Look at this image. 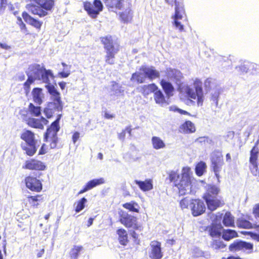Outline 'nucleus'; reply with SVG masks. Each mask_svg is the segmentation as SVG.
I'll list each match as a JSON object with an SVG mask.
<instances>
[{"mask_svg":"<svg viewBox=\"0 0 259 259\" xmlns=\"http://www.w3.org/2000/svg\"><path fill=\"white\" fill-rule=\"evenodd\" d=\"M87 202V199L83 197L77 202L76 206L75 207V211L79 212L82 210L84 206L85 203Z\"/></svg>","mask_w":259,"mask_h":259,"instance_id":"nucleus-43","label":"nucleus"},{"mask_svg":"<svg viewBox=\"0 0 259 259\" xmlns=\"http://www.w3.org/2000/svg\"><path fill=\"white\" fill-rule=\"evenodd\" d=\"M251 219L250 215H246V218L243 217L238 218L237 220V226L239 228L250 229L253 228V224L249 221Z\"/></svg>","mask_w":259,"mask_h":259,"instance_id":"nucleus-21","label":"nucleus"},{"mask_svg":"<svg viewBox=\"0 0 259 259\" xmlns=\"http://www.w3.org/2000/svg\"><path fill=\"white\" fill-rule=\"evenodd\" d=\"M142 69L145 72L146 78L150 80H153L160 76L159 71L155 69L153 66H142Z\"/></svg>","mask_w":259,"mask_h":259,"instance_id":"nucleus-20","label":"nucleus"},{"mask_svg":"<svg viewBox=\"0 0 259 259\" xmlns=\"http://www.w3.org/2000/svg\"><path fill=\"white\" fill-rule=\"evenodd\" d=\"M208 137H200L196 140V141L199 143H205L208 142Z\"/></svg>","mask_w":259,"mask_h":259,"instance_id":"nucleus-56","label":"nucleus"},{"mask_svg":"<svg viewBox=\"0 0 259 259\" xmlns=\"http://www.w3.org/2000/svg\"><path fill=\"white\" fill-rule=\"evenodd\" d=\"M175 15L172 17L174 20L172 23L176 28L178 29L180 31H182L184 30V26L179 20L182 19L183 14H184L183 6L182 3L178 2L177 0H175Z\"/></svg>","mask_w":259,"mask_h":259,"instance_id":"nucleus-9","label":"nucleus"},{"mask_svg":"<svg viewBox=\"0 0 259 259\" xmlns=\"http://www.w3.org/2000/svg\"><path fill=\"white\" fill-rule=\"evenodd\" d=\"M83 247L81 246H74L70 251V256L72 259H77L79 256L80 252L82 250Z\"/></svg>","mask_w":259,"mask_h":259,"instance_id":"nucleus-38","label":"nucleus"},{"mask_svg":"<svg viewBox=\"0 0 259 259\" xmlns=\"http://www.w3.org/2000/svg\"><path fill=\"white\" fill-rule=\"evenodd\" d=\"M0 47L2 49H5V50H9L11 49L10 46H8L6 44H4V43H2V42H0Z\"/></svg>","mask_w":259,"mask_h":259,"instance_id":"nucleus-59","label":"nucleus"},{"mask_svg":"<svg viewBox=\"0 0 259 259\" xmlns=\"http://www.w3.org/2000/svg\"><path fill=\"white\" fill-rule=\"evenodd\" d=\"M117 234L118 235V240L121 245H125L127 242V234L126 231L123 229L117 230Z\"/></svg>","mask_w":259,"mask_h":259,"instance_id":"nucleus-32","label":"nucleus"},{"mask_svg":"<svg viewBox=\"0 0 259 259\" xmlns=\"http://www.w3.org/2000/svg\"><path fill=\"white\" fill-rule=\"evenodd\" d=\"M48 123V121L42 117L40 119L29 118L27 120V123L29 126L39 129H43L44 125H46Z\"/></svg>","mask_w":259,"mask_h":259,"instance_id":"nucleus-18","label":"nucleus"},{"mask_svg":"<svg viewBox=\"0 0 259 259\" xmlns=\"http://www.w3.org/2000/svg\"><path fill=\"white\" fill-rule=\"evenodd\" d=\"M105 117L107 119H112L114 117V116L112 114L106 112L105 113Z\"/></svg>","mask_w":259,"mask_h":259,"instance_id":"nucleus-62","label":"nucleus"},{"mask_svg":"<svg viewBox=\"0 0 259 259\" xmlns=\"http://www.w3.org/2000/svg\"><path fill=\"white\" fill-rule=\"evenodd\" d=\"M79 137V133L78 132H75L74 133L72 136V140L73 143L75 144L76 142L77 141Z\"/></svg>","mask_w":259,"mask_h":259,"instance_id":"nucleus-57","label":"nucleus"},{"mask_svg":"<svg viewBox=\"0 0 259 259\" xmlns=\"http://www.w3.org/2000/svg\"><path fill=\"white\" fill-rule=\"evenodd\" d=\"M112 90L114 92V94L117 96L122 94L124 91L122 88L116 82L113 83Z\"/></svg>","mask_w":259,"mask_h":259,"instance_id":"nucleus-44","label":"nucleus"},{"mask_svg":"<svg viewBox=\"0 0 259 259\" xmlns=\"http://www.w3.org/2000/svg\"><path fill=\"white\" fill-rule=\"evenodd\" d=\"M228 226L232 227H235L234 217L229 212H228Z\"/></svg>","mask_w":259,"mask_h":259,"instance_id":"nucleus-48","label":"nucleus"},{"mask_svg":"<svg viewBox=\"0 0 259 259\" xmlns=\"http://www.w3.org/2000/svg\"><path fill=\"white\" fill-rule=\"evenodd\" d=\"M142 70L141 66L138 71L132 74L131 78V81L135 80L138 83H142L145 82L146 76L145 72Z\"/></svg>","mask_w":259,"mask_h":259,"instance_id":"nucleus-25","label":"nucleus"},{"mask_svg":"<svg viewBox=\"0 0 259 259\" xmlns=\"http://www.w3.org/2000/svg\"><path fill=\"white\" fill-rule=\"evenodd\" d=\"M151 143L153 148L156 150L164 149L166 147L164 142L160 137L156 136L152 137Z\"/></svg>","mask_w":259,"mask_h":259,"instance_id":"nucleus-29","label":"nucleus"},{"mask_svg":"<svg viewBox=\"0 0 259 259\" xmlns=\"http://www.w3.org/2000/svg\"><path fill=\"white\" fill-rule=\"evenodd\" d=\"M191 174V169L188 167L183 168L181 176L174 171L169 173V180L174 182L175 186L178 189L180 195H183L191 193L193 181Z\"/></svg>","mask_w":259,"mask_h":259,"instance_id":"nucleus-2","label":"nucleus"},{"mask_svg":"<svg viewBox=\"0 0 259 259\" xmlns=\"http://www.w3.org/2000/svg\"><path fill=\"white\" fill-rule=\"evenodd\" d=\"M252 213L256 218H259V203L254 205L253 208Z\"/></svg>","mask_w":259,"mask_h":259,"instance_id":"nucleus-52","label":"nucleus"},{"mask_svg":"<svg viewBox=\"0 0 259 259\" xmlns=\"http://www.w3.org/2000/svg\"><path fill=\"white\" fill-rule=\"evenodd\" d=\"M21 138L26 144V145L22 146V149L28 155L32 156L36 151V141L34 133L29 130L25 131L22 133Z\"/></svg>","mask_w":259,"mask_h":259,"instance_id":"nucleus-5","label":"nucleus"},{"mask_svg":"<svg viewBox=\"0 0 259 259\" xmlns=\"http://www.w3.org/2000/svg\"><path fill=\"white\" fill-rule=\"evenodd\" d=\"M223 230V227L219 223V224L212 223L210 227L209 231L211 236L213 238H218V239H215L213 240L212 243V247L214 249H224L226 245L223 243L221 240V234Z\"/></svg>","mask_w":259,"mask_h":259,"instance_id":"nucleus-8","label":"nucleus"},{"mask_svg":"<svg viewBox=\"0 0 259 259\" xmlns=\"http://www.w3.org/2000/svg\"><path fill=\"white\" fill-rule=\"evenodd\" d=\"M70 74L69 70H67L66 68L64 69L63 71L59 72L58 73V76L62 78H65L68 77Z\"/></svg>","mask_w":259,"mask_h":259,"instance_id":"nucleus-51","label":"nucleus"},{"mask_svg":"<svg viewBox=\"0 0 259 259\" xmlns=\"http://www.w3.org/2000/svg\"><path fill=\"white\" fill-rule=\"evenodd\" d=\"M7 5V0H0V11H4Z\"/></svg>","mask_w":259,"mask_h":259,"instance_id":"nucleus-54","label":"nucleus"},{"mask_svg":"<svg viewBox=\"0 0 259 259\" xmlns=\"http://www.w3.org/2000/svg\"><path fill=\"white\" fill-rule=\"evenodd\" d=\"M236 69L239 73L240 74H243L248 72L249 67L247 64H243L236 67Z\"/></svg>","mask_w":259,"mask_h":259,"instance_id":"nucleus-46","label":"nucleus"},{"mask_svg":"<svg viewBox=\"0 0 259 259\" xmlns=\"http://www.w3.org/2000/svg\"><path fill=\"white\" fill-rule=\"evenodd\" d=\"M149 257L152 259H161L163 256L161 251V243L157 241H153L150 243Z\"/></svg>","mask_w":259,"mask_h":259,"instance_id":"nucleus-14","label":"nucleus"},{"mask_svg":"<svg viewBox=\"0 0 259 259\" xmlns=\"http://www.w3.org/2000/svg\"><path fill=\"white\" fill-rule=\"evenodd\" d=\"M40 196L38 195L28 196L27 198V202H29L31 206L33 207H37L39 204L38 202L39 201L38 199V198Z\"/></svg>","mask_w":259,"mask_h":259,"instance_id":"nucleus-41","label":"nucleus"},{"mask_svg":"<svg viewBox=\"0 0 259 259\" xmlns=\"http://www.w3.org/2000/svg\"><path fill=\"white\" fill-rule=\"evenodd\" d=\"M206 168V165L205 162L203 161H200L199 162L196 166L195 167V172L197 176H202L204 171H205Z\"/></svg>","mask_w":259,"mask_h":259,"instance_id":"nucleus-39","label":"nucleus"},{"mask_svg":"<svg viewBox=\"0 0 259 259\" xmlns=\"http://www.w3.org/2000/svg\"><path fill=\"white\" fill-rule=\"evenodd\" d=\"M123 207L131 211L139 212V206L136 202L131 201L123 204Z\"/></svg>","mask_w":259,"mask_h":259,"instance_id":"nucleus-36","label":"nucleus"},{"mask_svg":"<svg viewBox=\"0 0 259 259\" xmlns=\"http://www.w3.org/2000/svg\"><path fill=\"white\" fill-rule=\"evenodd\" d=\"M190 208L193 215L197 217L201 215L205 211V205L202 201L199 199H193L190 203Z\"/></svg>","mask_w":259,"mask_h":259,"instance_id":"nucleus-13","label":"nucleus"},{"mask_svg":"<svg viewBox=\"0 0 259 259\" xmlns=\"http://www.w3.org/2000/svg\"><path fill=\"white\" fill-rule=\"evenodd\" d=\"M25 167L31 170H44L46 168V166L40 161L31 159L26 161Z\"/></svg>","mask_w":259,"mask_h":259,"instance_id":"nucleus-16","label":"nucleus"},{"mask_svg":"<svg viewBox=\"0 0 259 259\" xmlns=\"http://www.w3.org/2000/svg\"><path fill=\"white\" fill-rule=\"evenodd\" d=\"M251 237L253 239L259 242V234L254 233L251 235Z\"/></svg>","mask_w":259,"mask_h":259,"instance_id":"nucleus-61","label":"nucleus"},{"mask_svg":"<svg viewBox=\"0 0 259 259\" xmlns=\"http://www.w3.org/2000/svg\"><path fill=\"white\" fill-rule=\"evenodd\" d=\"M31 94L34 102L39 105H41L45 97L42 90L39 88H34Z\"/></svg>","mask_w":259,"mask_h":259,"instance_id":"nucleus-22","label":"nucleus"},{"mask_svg":"<svg viewBox=\"0 0 259 259\" xmlns=\"http://www.w3.org/2000/svg\"><path fill=\"white\" fill-rule=\"evenodd\" d=\"M135 183L138 185L140 188L143 191H148L153 188L152 182L151 180H146L145 181L135 180Z\"/></svg>","mask_w":259,"mask_h":259,"instance_id":"nucleus-28","label":"nucleus"},{"mask_svg":"<svg viewBox=\"0 0 259 259\" xmlns=\"http://www.w3.org/2000/svg\"><path fill=\"white\" fill-rule=\"evenodd\" d=\"M193 199L190 198L188 197L181 200L180 202V204L182 209L188 208L190 207V203Z\"/></svg>","mask_w":259,"mask_h":259,"instance_id":"nucleus-42","label":"nucleus"},{"mask_svg":"<svg viewBox=\"0 0 259 259\" xmlns=\"http://www.w3.org/2000/svg\"><path fill=\"white\" fill-rule=\"evenodd\" d=\"M207 205L208 208L211 211L214 210L219 206L221 202L217 198L208 197L204 198Z\"/></svg>","mask_w":259,"mask_h":259,"instance_id":"nucleus-30","label":"nucleus"},{"mask_svg":"<svg viewBox=\"0 0 259 259\" xmlns=\"http://www.w3.org/2000/svg\"><path fill=\"white\" fill-rule=\"evenodd\" d=\"M212 165L216 177L219 178L218 169L222 163V156L220 152L212 153L211 158Z\"/></svg>","mask_w":259,"mask_h":259,"instance_id":"nucleus-17","label":"nucleus"},{"mask_svg":"<svg viewBox=\"0 0 259 259\" xmlns=\"http://www.w3.org/2000/svg\"><path fill=\"white\" fill-rule=\"evenodd\" d=\"M194 88L195 89H193L190 86L186 85L183 86L181 88V90L182 92H184L189 98L194 100L197 99L198 106H202L203 102L204 96L201 83L195 82L194 83Z\"/></svg>","mask_w":259,"mask_h":259,"instance_id":"nucleus-4","label":"nucleus"},{"mask_svg":"<svg viewBox=\"0 0 259 259\" xmlns=\"http://www.w3.org/2000/svg\"><path fill=\"white\" fill-rule=\"evenodd\" d=\"M220 191L219 189L214 185H208L207 191L204 194L203 198L213 197L217 198V196Z\"/></svg>","mask_w":259,"mask_h":259,"instance_id":"nucleus-31","label":"nucleus"},{"mask_svg":"<svg viewBox=\"0 0 259 259\" xmlns=\"http://www.w3.org/2000/svg\"><path fill=\"white\" fill-rule=\"evenodd\" d=\"M158 87L154 83L145 85L142 88V92L145 96L148 95L151 93H154Z\"/></svg>","mask_w":259,"mask_h":259,"instance_id":"nucleus-35","label":"nucleus"},{"mask_svg":"<svg viewBox=\"0 0 259 259\" xmlns=\"http://www.w3.org/2000/svg\"><path fill=\"white\" fill-rule=\"evenodd\" d=\"M237 237H238V233L236 231L228 229V241Z\"/></svg>","mask_w":259,"mask_h":259,"instance_id":"nucleus-50","label":"nucleus"},{"mask_svg":"<svg viewBox=\"0 0 259 259\" xmlns=\"http://www.w3.org/2000/svg\"><path fill=\"white\" fill-rule=\"evenodd\" d=\"M228 259H242L239 256H230L228 257Z\"/></svg>","mask_w":259,"mask_h":259,"instance_id":"nucleus-64","label":"nucleus"},{"mask_svg":"<svg viewBox=\"0 0 259 259\" xmlns=\"http://www.w3.org/2000/svg\"><path fill=\"white\" fill-rule=\"evenodd\" d=\"M103 4L100 0H94L93 4L85 3L84 8L88 14L93 18H95L103 10Z\"/></svg>","mask_w":259,"mask_h":259,"instance_id":"nucleus-10","label":"nucleus"},{"mask_svg":"<svg viewBox=\"0 0 259 259\" xmlns=\"http://www.w3.org/2000/svg\"><path fill=\"white\" fill-rule=\"evenodd\" d=\"M46 88L51 95V101L48 103L44 109V113L48 118H50L56 112L62 110L63 105L60 93L53 85L46 84Z\"/></svg>","mask_w":259,"mask_h":259,"instance_id":"nucleus-3","label":"nucleus"},{"mask_svg":"<svg viewBox=\"0 0 259 259\" xmlns=\"http://www.w3.org/2000/svg\"><path fill=\"white\" fill-rule=\"evenodd\" d=\"M22 17L27 23H29L34 27L38 29H39L41 27L42 23L33 18L26 12H23L22 13Z\"/></svg>","mask_w":259,"mask_h":259,"instance_id":"nucleus-27","label":"nucleus"},{"mask_svg":"<svg viewBox=\"0 0 259 259\" xmlns=\"http://www.w3.org/2000/svg\"><path fill=\"white\" fill-rule=\"evenodd\" d=\"M160 84L166 94L167 99L173 95L174 88L170 82L166 80L162 79L160 81Z\"/></svg>","mask_w":259,"mask_h":259,"instance_id":"nucleus-26","label":"nucleus"},{"mask_svg":"<svg viewBox=\"0 0 259 259\" xmlns=\"http://www.w3.org/2000/svg\"><path fill=\"white\" fill-rule=\"evenodd\" d=\"M184 126L187 132L193 133L195 131V126L190 121H186L184 124Z\"/></svg>","mask_w":259,"mask_h":259,"instance_id":"nucleus-45","label":"nucleus"},{"mask_svg":"<svg viewBox=\"0 0 259 259\" xmlns=\"http://www.w3.org/2000/svg\"><path fill=\"white\" fill-rule=\"evenodd\" d=\"M27 74L28 79L24 84V88L26 94L29 92L30 85L35 80L42 81L47 84H51L50 78H54L53 74L50 70H46L44 66L36 64L29 66Z\"/></svg>","mask_w":259,"mask_h":259,"instance_id":"nucleus-1","label":"nucleus"},{"mask_svg":"<svg viewBox=\"0 0 259 259\" xmlns=\"http://www.w3.org/2000/svg\"><path fill=\"white\" fill-rule=\"evenodd\" d=\"M125 136V131H123L120 134L118 135V138L120 140H123Z\"/></svg>","mask_w":259,"mask_h":259,"instance_id":"nucleus-60","label":"nucleus"},{"mask_svg":"<svg viewBox=\"0 0 259 259\" xmlns=\"http://www.w3.org/2000/svg\"><path fill=\"white\" fill-rule=\"evenodd\" d=\"M105 5L110 8H116L121 9L123 4L124 1L120 0H103Z\"/></svg>","mask_w":259,"mask_h":259,"instance_id":"nucleus-34","label":"nucleus"},{"mask_svg":"<svg viewBox=\"0 0 259 259\" xmlns=\"http://www.w3.org/2000/svg\"><path fill=\"white\" fill-rule=\"evenodd\" d=\"M61 117V114L58 115V118L51 124V126L47 129L45 139L47 142H50V147L54 149L57 146L58 142L57 133L60 130L59 122Z\"/></svg>","mask_w":259,"mask_h":259,"instance_id":"nucleus-6","label":"nucleus"},{"mask_svg":"<svg viewBox=\"0 0 259 259\" xmlns=\"http://www.w3.org/2000/svg\"><path fill=\"white\" fill-rule=\"evenodd\" d=\"M167 77L171 80H175L177 84L179 83L182 77L181 72L175 69L168 68L167 69Z\"/></svg>","mask_w":259,"mask_h":259,"instance_id":"nucleus-24","label":"nucleus"},{"mask_svg":"<svg viewBox=\"0 0 259 259\" xmlns=\"http://www.w3.org/2000/svg\"><path fill=\"white\" fill-rule=\"evenodd\" d=\"M193 254L195 256L199 257L203 255V252L199 248H195L193 250Z\"/></svg>","mask_w":259,"mask_h":259,"instance_id":"nucleus-53","label":"nucleus"},{"mask_svg":"<svg viewBox=\"0 0 259 259\" xmlns=\"http://www.w3.org/2000/svg\"><path fill=\"white\" fill-rule=\"evenodd\" d=\"M59 85L62 90H64L66 87V83L65 82H60Z\"/></svg>","mask_w":259,"mask_h":259,"instance_id":"nucleus-63","label":"nucleus"},{"mask_svg":"<svg viewBox=\"0 0 259 259\" xmlns=\"http://www.w3.org/2000/svg\"><path fill=\"white\" fill-rule=\"evenodd\" d=\"M154 99L156 104L161 106H165L168 104L162 91L158 89L154 93Z\"/></svg>","mask_w":259,"mask_h":259,"instance_id":"nucleus-23","label":"nucleus"},{"mask_svg":"<svg viewBox=\"0 0 259 259\" xmlns=\"http://www.w3.org/2000/svg\"><path fill=\"white\" fill-rule=\"evenodd\" d=\"M120 222L127 228H133L135 230H138L140 228L137 224L136 218L128 214L126 212H122L120 215Z\"/></svg>","mask_w":259,"mask_h":259,"instance_id":"nucleus-12","label":"nucleus"},{"mask_svg":"<svg viewBox=\"0 0 259 259\" xmlns=\"http://www.w3.org/2000/svg\"><path fill=\"white\" fill-rule=\"evenodd\" d=\"M259 157V149L257 143H255L250 151L249 168L251 171L256 172L258 169V158Z\"/></svg>","mask_w":259,"mask_h":259,"instance_id":"nucleus-11","label":"nucleus"},{"mask_svg":"<svg viewBox=\"0 0 259 259\" xmlns=\"http://www.w3.org/2000/svg\"><path fill=\"white\" fill-rule=\"evenodd\" d=\"M120 17L124 22L127 23L131 21L133 17V13L128 5L127 9L120 14Z\"/></svg>","mask_w":259,"mask_h":259,"instance_id":"nucleus-33","label":"nucleus"},{"mask_svg":"<svg viewBox=\"0 0 259 259\" xmlns=\"http://www.w3.org/2000/svg\"><path fill=\"white\" fill-rule=\"evenodd\" d=\"M104 183H105V180L103 178L91 180L87 183L84 188L82 190H80L78 194H82L89 191V190L93 189V188L96 187L97 186L103 184Z\"/></svg>","mask_w":259,"mask_h":259,"instance_id":"nucleus-19","label":"nucleus"},{"mask_svg":"<svg viewBox=\"0 0 259 259\" xmlns=\"http://www.w3.org/2000/svg\"><path fill=\"white\" fill-rule=\"evenodd\" d=\"M253 244L249 242L241 241V250L245 249L252 250L253 249Z\"/></svg>","mask_w":259,"mask_h":259,"instance_id":"nucleus-47","label":"nucleus"},{"mask_svg":"<svg viewBox=\"0 0 259 259\" xmlns=\"http://www.w3.org/2000/svg\"><path fill=\"white\" fill-rule=\"evenodd\" d=\"M102 42L104 44L106 50V63L109 64H113L114 63V56L117 53L118 50L114 45L112 37L107 36L103 37Z\"/></svg>","mask_w":259,"mask_h":259,"instance_id":"nucleus-7","label":"nucleus"},{"mask_svg":"<svg viewBox=\"0 0 259 259\" xmlns=\"http://www.w3.org/2000/svg\"><path fill=\"white\" fill-rule=\"evenodd\" d=\"M229 250L233 252L241 250V241L235 240L231 243L229 246Z\"/></svg>","mask_w":259,"mask_h":259,"instance_id":"nucleus-40","label":"nucleus"},{"mask_svg":"<svg viewBox=\"0 0 259 259\" xmlns=\"http://www.w3.org/2000/svg\"><path fill=\"white\" fill-rule=\"evenodd\" d=\"M169 110L174 112H178L181 114H189V113L186 111L179 109L176 106H171L169 107Z\"/></svg>","mask_w":259,"mask_h":259,"instance_id":"nucleus-49","label":"nucleus"},{"mask_svg":"<svg viewBox=\"0 0 259 259\" xmlns=\"http://www.w3.org/2000/svg\"><path fill=\"white\" fill-rule=\"evenodd\" d=\"M26 186L32 191L39 192L42 189V184L36 178L27 177L25 179Z\"/></svg>","mask_w":259,"mask_h":259,"instance_id":"nucleus-15","label":"nucleus"},{"mask_svg":"<svg viewBox=\"0 0 259 259\" xmlns=\"http://www.w3.org/2000/svg\"><path fill=\"white\" fill-rule=\"evenodd\" d=\"M18 23L19 24L21 30L26 28L25 24L22 21L21 18L18 19Z\"/></svg>","mask_w":259,"mask_h":259,"instance_id":"nucleus-58","label":"nucleus"},{"mask_svg":"<svg viewBox=\"0 0 259 259\" xmlns=\"http://www.w3.org/2000/svg\"><path fill=\"white\" fill-rule=\"evenodd\" d=\"M28 110L30 113L34 116H38L41 114V108L39 106H35L32 103H30L28 106Z\"/></svg>","mask_w":259,"mask_h":259,"instance_id":"nucleus-37","label":"nucleus"},{"mask_svg":"<svg viewBox=\"0 0 259 259\" xmlns=\"http://www.w3.org/2000/svg\"><path fill=\"white\" fill-rule=\"evenodd\" d=\"M47 152V146L45 144H43L39 151V154L42 155Z\"/></svg>","mask_w":259,"mask_h":259,"instance_id":"nucleus-55","label":"nucleus"}]
</instances>
